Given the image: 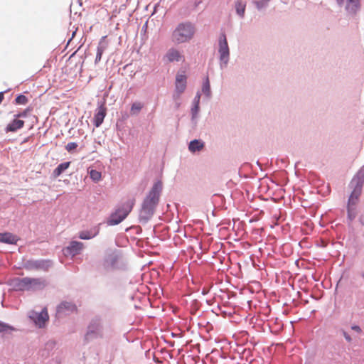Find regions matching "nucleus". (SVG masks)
Listing matches in <instances>:
<instances>
[{"label":"nucleus","instance_id":"c03bdc74","mask_svg":"<svg viewBox=\"0 0 364 364\" xmlns=\"http://www.w3.org/2000/svg\"><path fill=\"white\" fill-rule=\"evenodd\" d=\"M208 291L207 290H205V289H203L202 290V294H203V295L207 294H208Z\"/></svg>","mask_w":364,"mask_h":364},{"label":"nucleus","instance_id":"2f4dec72","mask_svg":"<svg viewBox=\"0 0 364 364\" xmlns=\"http://www.w3.org/2000/svg\"><path fill=\"white\" fill-rule=\"evenodd\" d=\"M142 107L143 105L141 102H135L131 106L130 112L132 115H136Z\"/></svg>","mask_w":364,"mask_h":364},{"label":"nucleus","instance_id":"72a5a7b5","mask_svg":"<svg viewBox=\"0 0 364 364\" xmlns=\"http://www.w3.org/2000/svg\"><path fill=\"white\" fill-rule=\"evenodd\" d=\"M77 146H78V145H77V144L76 142H69L65 146V149L69 153H73L75 151V150L77 149Z\"/></svg>","mask_w":364,"mask_h":364},{"label":"nucleus","instance_id":"58836bf2","mask_svg":"<svg viewBox=\"0 0 364 364\" xmlns=\"http://www.w3.org/2000/svg\"><path fill=\"white\" fill-rule=\"evenodd\" d=\"M350 328L358 333H362V328L358 325L353 324L350 326Z\"/></svg>","mask_w":364,"mask_h":364},{"label":"nucleus","instance_id":"37998d69","mask_svg":"<svg viewBox=\"0 0 364 364\" xmlns=\"http://www.w3.org/2000/svg\"><path fill=\"white\" fill-rule=\"evenodd\" d=\"M136 75V73L133 70H131L129 75L132 77Z\"/></svg>","mask_w":364,"mask_h":364},{"label":"nucleus","instance_id":"9d476101","mask_svg":"<svg viewBox=\"0 0 364 364\" xmlns=\"http://www.w3.org/2000/svg\"><path fill=\"white\" fill-rule=\"evenodd\" d=\"M30 282L28 277H14L7 281L6 284L14 291H29L28 282Z\"/></svg>","mask_w":364,"mask_h":364},{"label":"nucleus","instance_id":"ddd939ff","mask_svg":"<svg viewBox=\"0 0 364 364\" xmlns=\"http://www.w3.org/2000/svg\"><path fill=\"white\" fill-rule=\"evenodd\" d=\"M77 310V306L71 301H63L57 306V313L64 316L69 315Z\"/></svg>","mask_w":364,"mask_h":364},{"label":"nucleus","instance_id":"423d86ee","mask_svg":"<svg viewBox=\"0 0 364 364\" xmlns=\"http://www.w3.org/2000/svg\"><path fill=\"white\" fill-rule=\"evenodd\" d=\"M195 33V28L191 23H181L172 33V41L176 43H182L190 41Z\"/></svg>","mask_w":364,"mask_h":364},{"label":"nucleus","instance_id":"20e7f679","mask_svg":"<svg viewBox=\"0 0 364 364\" xmlns=\"http://www.w3.org/2000/svg\"><path fill=\"white\" fill-rule=\"evenodd\" d=\"M135 204V199H128L120 204L114 212H112L107 220V224L114 226L122 223L131 213Z\"/></svg>","mask_w":364,"mask_h":364},{"label":"nucleus","instance_id":"7c9ffc66","mask_svg":"<svg viewBox=\"0 0 364 364\" xmlns=\"http://www.w3.org/2000/svg\"><path fill=\"white\" fill-rule=\"evenodd\" d=\"M356 217L355 207L347 205V219L349 223L353 222Z\"/></svg>","mask_w":364,"mask_h":364},{"label":"nucleus","instance_id":"c85d7f7f","mask_svg":"<svg viewBox=\"0 0 364 364\" xmlns=\"http://www.w3.org/2000/svg\"><path fill=\"white\" fill-rule=\"evenodd\" d=\"M28 98L23 94H18L16 95L14 104L17 105H25L28 103Z\"/></svg>","mask_w":364,"mask_h":364},{"label":"nucleus","instance_id":"f3484780","mask_svg":"<svg viewBox=\"0 0 364 364\" xmlns=\"http://www.w3.org/2000/svg\"><path fill=\"white\" fill-rule=\"evenodd\" d=\"M19 237L10 232H0V242L8 245H16Z\"/></svg>","mask_w":364,"mask_h":364},{"label":"nucleus","instance_id":"6ab92c4d","mask_svg":"<svg viewBox=\"0 0 364 364\" xmlns=\"http://www.w3.org/2000/svg\"><path fill=\"white\" fill-rule=\"evenodd\" d=\"M30 282H28L29 291H35L37 289H42L46 286V282L42 278H31L28 277Z\"/></svg>","mask_w":364,"mask_h":364},{"label":"nucleus","instance_id":"cd10ccee","mask_svg":"<svg viewBox=\"0 0 364 364\" xmlns=\"http://www.w3.org/2000/svg\"><path fill=\"white\" fill-rule=\"evenodd\" d=\"M17 328L10 324L0 321V333H11L16 331Z\"/></svg>","mask_w":364,"mask_h":364},{"label":"nucleus","instance_id":"a211bd4d","mask_svg":"<svg viewBox=\"0 0 364 364\" xmlns=\"http://www.w3.org/2000/svg\"><path fill=\"white\" fill-rule=\"evenodd\" d=\"M24 121L18 118L14 117V119L9 123L5 127V132L6 133L9 132H16L18 130L22 129L24 126Z\"/></svg>","mask_w":364,"mask_h":364},{"label":"nucleus","instance_id":"c9c22d12","mask_svg":"<svg viewBox=\"0 0 364 364\" xmlns=\"http://www.w3.org/2000/svg\"><path fill=\"white\" fill-rule=\"evenodd\" d=\"M340 332L343 336V337L347 343H352L353 338H352L351 336L347 331H346L344 329L341 328L340 330Z\"/></svg>","mask_w":364,"mask_h":364},{"label":"nucleus","instance_id":"f03ea898","mask_svg":"<svg viewBox=\"0 0 364 364\" xmlns=\"http://www.w3.org/2000/svg\"><path fill=\"white\" fill-rule=\"evenodd\" d=\"M102 266L107 271L126 270L127 263L119 250L114 249L107 252L103 258Z\"/></svg>","mask_w":364,"mask_h":364},{"label":"nucleus","instance_id":"4c0bfd02","mask_svg":"<svg viewBox=\"0 0 364 364\" xmlns=\"http://www.w3.org/2000/svg\"><path fill=\"white\" fill-rule=\"evenodd\" d=\"M200 93L199 92H198L193 100L192 104L200 105Z\"/></svg>","mask_w":364,"mask_h":364},{"label":"nucleus","instance_id":"79ce46f5","mask_svg":"<svg viewBox=\"0 0 364 364\" xmlns=\"http://www.w3.org/2000/svg\"><path fill=\"white\" fill-rule=\"evenodd\" d=\"M359 221H360V224L364 226V217L363 216H361L359 218Z\"/></svg>","mask_w":364,"mask_h":364},{"label":"nucleus","instance_id":"e433bc0d","mask_svg":"<svg viewBox=\"0 0 364 364\" xmlns=\"http://www.w3.org/2000/svg\"><path fill=\"white\" fill-rule=\"evenodd\" d=\"M183 92H176L175 90H174V92L172 95V99L173 100V102H181V95L183 94Z\"/></svg>","mask_w":364,"mask_h":364},{"label":"nucleus","instance_id":"ea45409f","mask_svg":"<svg viewBox=\"0 0 364 364\" xmlns=\"http://www.w3.org/2000/svg\"><path fill=\"white\" fill-rule=\"evenodd\" d=\"M10 90V89H7L4 91H1L0 92V104L2 102V101L4 100V94L6 93L7 92H9Z\"/></svg>","mask_w":364,"mask_h":364},{"label":"nucleus","instance_id":"473e14b6","mask_svg":"<svg viewBox=\"0 0 364 364\" xmlns=\"http://www.w3.org/2000/svg\"><path fill=\"white\" fill-rule=\"evenodd\" d=\"M33 108L31 107H28L26 109L23 110L22 112H19L14 115V117L20 119L24 118L28 116V114L32 111Z\"/></svg>","mask_w":364,"mask_h":364},{"label":"nucleus","instance_id":"7ed1b4c3","mask_svg":"<svg viewBox=\"0 0 364 364\" xmlns=\"http://www.w3.org/2000/svg\"><path fill=\"white\" fill-rule=\"evenodd\" d=\"M364 184V166L361 167L350 182L349 186L352 188L351 193L348 200V206L355 207L358 203Z\"/></svg>","mask_w":364,"mask_h":364},{"label":"nucleus","instance_id":"a878e982","mask_svg":"<svg viewBox=\"0 0 364 364\" xmlns=\"http://www.w3.org/2000/svg\"><path fill=\"white\" fill-rule=\"evenodd\" d=\"M200 112V105L198 104H192V107L191 109V123L196 127L198 124V114Z\"/></svg>","mask_w":364,"mask_h":364},{"label":"nucleus","instance_id":"6e6552de","mask_svg":"<svg viewBox=\"0 0 364 364\" xmlns=\"http://www.w3.org/2000/svg\"><path fill=\"white\" fill-rule=\"evenodd\" d=\"M52 265L53 262L50 259H28L26 261L24 267L28 270L48 271Z\"/></svg>","mask_w":364,"mask_h":364},{"label":"nucleus","instance_id":"f8f14e48","mask_svg":"<svg viewBox=\"0 0 364 364\" xmlns=\"http://www.w3.org/2000/svg\"><path fill=\"white\" fill-rule=\"evenodd\" d=\"M102 225V223H100L92 227H91L88 230H84L78 233V237L81 240H91L96 236H97L100 231L101 225Z\"/></svg>","mask_w":364,"mask_h":364},{"label":"nucleus","instance_id":"c756f323","mask_svg":"<svg viewBox=\"0 0 364 364\" xmlns=\"http://www.w3.org/2000/svg\"><path fill=\"white\" fill-rule=\"evenodd\" d=\"M89 174H90V178L95 183H97L101 180V178H102L101 172H100L95 169H91L89 171Z\"/></svg>","mask_w":364,"mask_h":364},{"label":"nucleus","instance_id":"412c9836","mask_svg":"<svg viewBox=\"0 0 364 364\" xmlns=\"http://www.w3.org/2000/svg\"><path fill=\"white\" fill-rule=\"evenodd\" d=\"M205 146V143L201 139H193L188 144V150L191 153L200 151Z\"/></svg>","mask_w":364,"mask_h":364},{"label":"nucleus","instance_id":"dca6fc26","mask_svg":"<svg viewBox=\"0 0 364 364\" xmlns=\"http://www.w3.org/2000/svg\"><path fill=\"white\" fill-rule=\"evenodd\" d=\"M107 109L105 106L100 105L93 117V124L95 127H99L104 122L106 116Z\"/></svg>","mask_w":364,"mask_h":364},{"label":"nucleus","instance_id":"aec40b11","mask_svg":"<svg viewBox=\"0 0 364 364\" xmlns=\"http://www.w3.org/2000/svg\"><path fill=\"white\" fill-rule=\"evenodd\" d=\"M83 248V244L78 241H71L69 245L67 247V252L75 256L78 255Z\"/></svg>","mask_w":364,"mask_h":364},{"label":"nucleus","instance_id":"a19ab883","mask_svg":"<svg viewBox=\"0 0 364 364\" xmlns=\"http://www.w3.org/2000/svg\"><path fill=\"white\" fill-rule=\"evenodd\" d=\"M174 103H175V109H178L181 107V102H174Z\"/></svg>","mask_w":364,"mask_h":364},{"label":"nucleus","instance_id":"bb28decb","mask_svg":"<svg viewBox=\"0 0 364 364\" xmlns=\"http://www.w3.org/2000/svg\"><path fill=\"white\" fill-rule=\"evenodd\" d=\"M246 8V3L242 0H237L235 2V9L237 14L240 17H244Z\"/></svg>","mask_w":364,"mask_h":364},{"label":"nucleus","instance_id":"4be33fe9","mask_svg":"<svg viewBox=\"0 0 364 364\" xmlns=\"http://www.w3.org/2000/svg\"><path fill=\"white\" fill-rule=\"evenodd\" d=\"M360 0H346V9L350 13L355 14L360 9Z\"/></svg>","mask_w":364,"mask_h":364},{"label":"nucleus","instance_id":"a18cd8bd","mask_svg":"<svg viewBox=\"0 0 364 364\" xmlns=\"http://www.w3.org/2000/svg\"><path fill=\"white\" fill-rule=\"evenodd\" d=\"M336 1H337V3L340 5L344 2V0H336Z\"/></svg>","mask_w":364,"mask_h":364},{"label":"nucleus","instance_id":"0eeeda50","mask_svg":"<svg viewBox=\"0 0 364 364\" xmlns=\"http://www.w3.org/2000/svg\"><path fill=\"white\" fill-rule=\"evenodd\" d=\"M324 359L327 364H341L343 353L339 343H336L326 348Z\"/></svg>","mask_w":364,"mask_h":364},{"label":"nucleus","instance_id":"b1692460","mask_svg":"<svg viewBox=\"0 0 364 364\" xmlns=\"http://www.w3.org/2000/svg\"><path fill=\"white\" fill-rule=\"evenodd\" d=\"M70 161H65L60 164L53 171L52 176L54 178L60 176L65 170H67L70 165Z\"/></svg>","mask_w":364,"mask_h":364},{"label":"nucleus","instance_id":"5701e85b","mask_svg":"<svg viewBox=\"0 0 364 364\" xmlns=\"http://www.w3.org/2000/svg\"><path fill=\"white\" fill-rule=\"evenodd\" d=\"M201 91L208 99L211 97L212 92L208 75H206L203 79Z\"/></svg>","mask_w":364,"mask_h":364},{"label":"nucleus","instance_id":"49530a36","mask_svg":"<svg viewBox=\"0 0 364 364\" xmlns=\"http://www.w3.org/2000/svg\"><path fill=\"white\" fill-rule=\"evenodd\" d=\"M360 276L364 279V272H361Z\"/></svg>","mask_w":364,"mask_h":364},{"label":"nucleus","instance_id":"f257e3e1","mask_svg":"<svg viewBox=\"0 0 364 364\" xmlns=\"http://www.w3.org/2000/svg\"><path fill=\"white\" fill-rule=\"evenodd\" d=\"M162 190V181L161 180L154 181L141 205L138 217V220L141 224H146L154 216L160 201Z\"/></svg>","mask_w":364,"mask_h":364},{"label":"nucleus","instance_id":"393cba45","mask_svg":"<svg viewBox=\"0 0 364 364\" xmlns=\"http://www.w3.org/2000/svg\"><path fill=\"white\" fill-rule=\"evenodd\" d=\"M108 47V43L105 40V37H103V38L100 41L99 46L97 47V55H96V61H99L101 60L102 55L105 50H107Z\"/></svg>","mask_w":364,"mask_h":364},{"label":"nucleus","instance_id":"2eb2a0df","mask_svg":"<svg viewBox=\"0 0 364 364\" xmlns=\"http://www.w3.org/2000/svg\"><path fill=\"white\" fill-rule=\"evenodd\" d=\"M187 87V77L184 73H178L176 76L175 90L184 92Z\"/></svg>","mask_w":364,"mask_h":364},{"label":"nucleus","instance_id":"1a4fd4ad","mask_svg":"<svg viewBox=\"0 0 364 364\" xmlns=\"http://www.w3.org/2000/svg\"><path fill=\"white\" fill-rule=\"evenodd\" d=\"M28 317L38 328H43L49 319L46 308L43 309L40 312L31 311Z\"/></svg>","mask_w":364,"mask_h":364},{"label":"nucleus","instance_id":"39448f33","mask_svg":"<svg viewBox=\"0 0 364 364\" xmlns=\"http://www.w3.org/2000/svg\"><path fill=\"white\" fill-rule=\"evenodd\" d=\"M103 336L104 326L102 318L100 315H96L91 318L87 326L84 341L89 343L94 339L102 338Z\"/></svg>","mask_w":364,"mask_h":364},{"label":"nucleus","instance_id":"9b49d317","mask_svg":"<svg viewBox=\"0 0 364 364\" xmlns=\"http://www.w3.org/2000/svg\"><path fill=\"white\" fill-rule=\"evenodd\" d=\"M219 53L220 61L225 65L229 59L230 52L226 36L224 33H221L219 38Z\"/></svg>","mask_w":364,"mask_h":364},{"label":"nucleus","instance_id":"4468645a","mask_svg":"<svg viewBox=\"0 0 364 364\" xmlns=\"http://www.w3.org/2000/svg\"><path fill=\"white\" fill-rule=\"evenodd\" d=\"M164 61L167 63L179 62L184 60L183 55L176 48H170L163 58Z\"/></svg>","mask_w":364,"mask_h":364},{"label":"nucleus","instance_id":"f704fd0d","mask_svg":"<svg viewBox=\"0 0 364 364\" xmlns=\"http://www.w3.org/2000/svg\"><path fill=\"white\" fill-rule=\"evenodd\" d=\"M132 230L136 235H140L142 232V228L139 225H133L126 229V231Z\"/></svg>","mask_w":364,"mask_h":364}]
</instances>
